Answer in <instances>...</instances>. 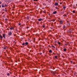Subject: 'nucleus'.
Listing matches in <instances>:
<instances>
[{"label": "nucleus", "instance_id": "8", "mask_svg": "<svg viewBox=\"0 0 77 77\" xmlns=\"http://www.w3.org/2000/svg\"><path fill=\"white\" fill-rule=\"evenodd\" d=\"M0 38H1V39H3V37H2V35H0Z\"/></svg>", "mask_w": 77, "mask_h": 77}, {"label": "nucleus", "instance_id": "18", "mask_svg": "<svg viewBox=\"0 0 77 77\" xmlns=\"http://www.w3.org/2000/svg\"><path fill=\"white\" fill-rule=\"evenodd\" d=\"M55 58H56L57 59V56H55Z\"/></svg>", "mask_w": 77, "mask_h": 77}, {"label": "nucleus", "instance_id": "6", "mask_svg": "<svg viewBox=\"0 0 77 77\" xmlns=\"http://www.w3.org/2000/svg\"><path fill=\"white\" fill-rule=\"evenodd\" d=\"M57 13V12L56 11H55L53 13V14H56Z\"/></svg>", "mask_w": 77, "mask_h": 77}, {"label": "nucleus", "instance_id": "11", "mask_svg": "<svg viewBox=\"0 0 77 77\" xmlns=\"http://www.w3.org/2000/svg\"><path fill=\"white\" fill-rule=\"evenodd\" d=\"M2 8H5V6H4V5H2Z\"/></svg>", "mask_w": 77, "mask_h": 77}, {"label": "nucleus", "instance_id": "15", "mask_svg": "<svg viewBox=\"0 0 77 77\" xmlns=\"http://www.w3.org/2000/svg\"><path fill=\"white\" fill-rule=\"evenodd\" d=\"M10 29L11 30H13V29H14V28H13V27L11 28H10Z\"/></svg>", "mask_w": 77, "mask_h": 77}, {"label": "nucleus", "instance_id": "26", "mask_svg": "<svg viewBox=\"0 0 77 77\" xmlns=\"http://www.w3.org/2000/svg\"><path fill=\"white\" fill-rule=\"evenodd\" d=\"M68 32H71V30H69L68 31Z\"/></svg>", "mask_w": 77, "mask_h": 77}, {"label": "nucleus", "instance_id": "32", "mask_svg": "<svg viewBox=\"0 0 77 77\" xmlns=\"http://www.w3.org/2000/svg\"><path fill=\"white\" fill-rule=\"evenodd\" d=\"M2 4V2H0V5H1Z\"/></svg>", "mask_w": 77, "mask_h": 77}, {"label": "nucleus", "instance_id": "22", "mask_svg": "<svg viewBox=\"0 0 77 77\" xmlns=\"http://www.w3.org/2000/svg\"><path fill=\"white\" fill-rule=\"evenodd\" d=\"M43 12V13H44V14H45V13H46V12H45V11H44Z\"/></svg>", "mask_w": 77, "mask_h": 77}, {"label": "nucleus", "instance_id": "36", "mask_svg": "<svg viewBox=\"0 0 77 77\" xmlns=\"http://www.w3.org/2000/svg\"><path fill=\"white\" fill-rule=\"evenodd\" d=\"M27 28H29V27H27Z\"/></svg>", "mask_w": 77, "mask_h": 77}, {"label": "nucleus", "instance_id": "25", "mask_svg": "<svg viewBox=\"0 0 77 77\" xmlns=\"http://www.w3.org/2000/svg\"><path fill=\"white\" fill-rule=\"evenodd\" d=\"M52 21H53V22H54V21H55V20H52Z\"/></svg>", "mask_w": 77, "mask_h": 77}, {"label": "nucleus", "instance_id": "12", "mask_svg": "<svg viewBox=\"0 0 77 77\" xmlns=\"http://www.w3.org/2000/svg\"><path fill=\"white\" fill-rule=\"evenodd\" d=\"M63 51H66V48L64 49Z\"/></svg>", "mask_w": 77, "mask_h": 77}, {"label": "nucleus", "instance_id": "23", "mask_svg": "<svg viewBox=\"0 0 77 77\" xmlns=\"http://www.w3.org/2000/svg\"><path fill=\"white\" fill-rule=\"evenodd\" d=\"M22 45H25V44L24 43H22Z\"/></svg>", "mask_w": 77, "mask_h": 77}, {"label": "nucleus", "instance_id": "10", "mask_svg": "<svg viewBox=\"0 0 77 77\" xmlns=\"http://www.w3.org/2000/svg\"><path fill=\"white\" fill-rule=\"evenodd\" d=\"M49 53H52V50H50L49 51Z\"/></svg>", "mask_w": 77, "mask_h": 77}, {"label": "nucleus", "instance_id": "13", "mask_svg": "<svg viewBox=\"0 0 77 77\" xmlns=\"http://www.w3.org/2000/svg\"><path fill=\"white\" fill-rule=\"evenodd\" d=\"M72 12H73V13H74V14L75 13V10H73L72 11Z\"/></svg>", "mask_w": 77, "mask_h": 77}, {"label": "nucleus", "instance_id": "19", "mask_svg": "<svg viewBox=\"0 0 77 77\" xmlns=\"http://www.w3.org/2000/svg\"><path fill=\"white\" fill-rule=\"evenodd\" d=\"M51 47H54V48H55L54 46H51Z\"/></svg>", "mask_w": 77, "mask_h": 77}, {"label": "nucleus", "instance_id": "16", "mask_svg": "<svg viewBox=\"0 0 77 77\" xmlns=\"http://www.w3.org/2000/svg\"><path fill=\"white\" fill-rule=\"evenodd\" d=\"M63 9H65V8H66V7H65V6H63Z\"/></svg>", "mask_w": 77, "mask_h": 77}, {"label": "nucleus", "instance_id": "34", "mask_svg": "<svg viewBox=\"0 0 77 77\" xmlns=\"http://www.w3.org/2000/svg\"><path fill=\"white\" fill-rule=\"evenodd\" d=\"M20 24H19V26H20Z\"/></svg>", "mask_w": 77, "mask_h": 77}, {"label": "nucleus", "instance_id": "20", "mask_svg": "<svg viewBox=\"0 0 77 77\" xmlns=\"http://www.w3.org/2000/svg\"><path fill=\"white\" fill-rule=\"evenodd\" d=\"M63 16L64 17H66V14H64V15H63Z\"/></svg>", "mask_w": 77, "mask_h": 77}, {"label": "nucleus", "instance_id": "30", "mask_svg": "<svg viewBox=\"0 0 77 77\" xmlns=\"http://www.w3.org/2000/svg\"><path fill=\"white\" fill-rule=\"evenodd\" d=\"M43 27H45V25H43Z\"/></svg>", "mask_w": 77, "mask_h": 77}, {"label": "nucleus", "instance_id": "3", "mask_svg": "<svg viewBox=\"0 0 77 77\" xmlns=\"http://www.w3.org/2000/svg\"><path fill=\"white\" fill-rule=\"evenodd\" d=\"M2 36L3 37V38H6V34H2Z\"/></svg>", "mask_w": 77, "mask_h": 77}, {"label": "nucleus", "instance_id": "5", "mask_svg": "<svg viewBox=\"0 0 77 77\" xmlns=\"http://www.w3.org/2000/svg\"><path fill=\"white\" fill-rule=\"evenodd\" d=\"M52 74H54V75H55L56 74V72H52Z\"/></svg>", "mask_w": 77, "mask_h": 77}, {"label": "nucleus", "instance_id": "7", "mask_svg": "<svg viewBox=\"0 0 77 77\" xmlns=\"http://www.w3.org/2000/svg\"><path fill=\"white\" fill-rule=\"evenodd\" d=\"M42 19H38V21H42Z\"/></svg>", "mask_w": 77, "mask_h": 77}, {"label": "nucleus", "instance_id": "31", "mask_svg": "<svg viewBox=\"0 0 77 77\" xmlns=\"http://www.w3.org/2000/svg\"><path fill=\"white\" fill-rule=\"evenodd\" d=\"M63 28L64 29V28H65V26H64L63 27Z\"/></svg>", "mask_w": 77, "mask_h": 77}, {"label": "nucleus", "instance_id": "4", "mask_svg": "<svg viewBox=\"0 0 77 77\" xmlns=\"http://www.w3.org/2000/svg\"><path fill=\"white\" fill-rule=\"evenodd\" d=\"M55 6H58V3H57V2H56L55 3Z\"/></svg>", "mask_w": 77, "mask_h": 77}, {"label": "nucleus", "instance_id": "29", "mask_svg": "<svg viewBox=\"0 0 77 77\" xmlns=\"http://www.w3.org/2000/svg\"><path fill=\"white\" fill-rule=\"evenodd\" d=\"M34 1H36V2H37L38 1V0H33Z\"/></svg>", "mask_w": 77, "mask_h": 77}, {"label": "nucleus", "instance_id": "24", "mask_svg": "<svg viewBox=\"0 0 77 77\" xmlns=\"http://www.w3.org/2000/svg\"><path fill=\"white\" fill-rule=\"evenodd\" d=\"M7 75H8V76H9V73H7Z\"/></svg>", "mask_w": 77, "mask_h": 77}, {"label": "nucleus", "instance_id": "17", "mask_svg": "<svg viewBox=\"0 0 77 77\" xmlns=\"http://www.w3.org/2000/svg\"><path fill=\"white\" fill-rule=\"evenodd\" d=\"M25 44H26V45H28V42H26V43H25Z\"/></svg>", "mask_w": 77, "mask_h": 77}, {"label": "nucleus", "instance_id": "2", "mask_svg": "<svg viewBox=\"0 0 77 77\" xmlns=\"http://www.w3.org/2000/svg\"><path fill=\"white\" fill-rule=\"evenodd\" d=\"M59 22L60 23V24H63V20H60Z\"/></svg>", "mask_w": 77, "mask_h": 77}, {"label": "nucleus", "instance_id": "9", "mask_svg": "<svg viewBox=\"0 0 77 77\" xmlns=\"http://www.w3.org/2000/svg\"><path fill=\"white\" fill-rule=\"evenodd\" d=\"M6 48H7V47H4L3 49H4V50L6 49Z\"/></svg>", "mask_w": 77, "mask_h": 77}, {"label": "nucleus", "instance_id": "21", "mask_svg": "<svg viewBox=\"0 0 77 77\" xmlns=\"http://www.w3.org/2000/svg\"><path fill=\"white\" fill-rule=\"evenodd\" d=\"M58 44L59 45H60V42H58Z\"/></svg>", "mask_w": 77, "mask_h": 77}, {"label": "nucleus", "instance_id": "27", "mask_svg": "<svg viewBox=\"0 0 77 77\" xmlns=\"http://www.w3.org/2000/svg\"><path fill=\"white\" fill-rule=\"evenodd\" d=\"M65 45H68V44H65Z\"/></svg>", "mask_w": 77, "mask_h": 77}, {"label": "nucleus", "instance_id": "28", "mask_svg": "<svg viewBox=\"0 0 77 77\" xmlns=\"http://www.w3.org/2000/svg\"><path fill=\"white\" fill-rule=\"evenodd\" d=\"M5 6V7H6V6H7V5H5V6Z\"/></svg>", "mask_w": 77, "mask_h": 77}, {"label": "nucleus", "instance_id": "33", "mask_svg": "<svg viewBox=\"0 0 77 77\" xmlns=\"http://www.w3.org/2000/svg\"><path fill=\"white\" fill-rule=\"evenodd\" d=\"M1 7H2V6H1V5H0V8H1Z\"/></svg>", "mask_w": 77, "mask_h": 77}, {"label": "nucleus", "instance_id": "35", "mask_svg": "<svg viewBox=\"0 0 77 77\" xmlns=\"http://www.w3.org/2000/svg\"><path fill=\"white\" fill-rule=\"evenodd\" d=\"M60 5H61V3H60Z\"/></svg>", "mask_w": 77, "mask_h": 77}, {"label": "nucleus", "instance_id": "1", "mask_svg": "<svg viewBox=\"0 0 77 77\" xmlns=\"http://www.w3.org/2000/svg\"><path fill=\"white\" fill-rule=\"evenodd\" d=\"M8 36H11L12 35V32H9L8 33Z\"/></svg>", "mask_w": 77, "mask_h": 77}, {"label": "nucleus", "instance_id": "14", "mask_svg": "<svg viewBox=\"0 0 77 77\" xmlns=\"http://www.w3.org/2000/svg\"><path fill=\"white\" fill-rule=\"evenodd\" d=\"M55 8L56 9H59V8H57V7H55Z\"/></svg>", "mask_w": 77, "mask_h": 77}]
</instances>
